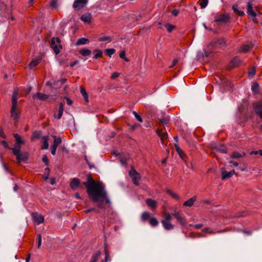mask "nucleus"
<instances>
[{
    "label": "nucleus",
    "instance_id": "nucleus-1",
    "mask_svg": "<svg viewBox=\"0 0 262 262\" xmlns=\"http://www.w3.org/2000/svg\"><path fill=\"white\" fill-rule=\"evenodd\" d=\"M87 189V193L90 200L97 203L98 207L104 210V202L110 207L111 202L105 190V187L101 182H95L91 178H88L87 181L83 183Z\"/></svg>",
    "mask_w": 262,
    "mask_h": 262
},
{
    "label": "nucleus",
    "instance_id": "nucleus-2",
    "mask_svg": "<svg viewBox=\"0 0 262 262\" xmlns=\"http://www.w3.org/2000/svg\"><path fill=\"white\" fill-rule=\"evenodd\" d=\"M17 89L15 88L13 93L12 97V107L11 109V116L14 120L18 118V113L17 111Z\"/></svg>",
    "mask_w": 262,
    "mask_h": 262
},
{
    "label": "nucleus",
    "instance_id": "nucleus-3",
    "mask_svg": "<svg viewBox=\"0 0 262 262\" xmlns=\"http://www.w3.org/2000/svg\"><path fill=\"white\" fill-rule=\"evenodd\" d=\"M51 47L56 54H58L62 48L60 40L59 38L53 37L51 41Z\"/></svg>",
    "mask_w": 262,
    "mask_h": 262
},
{
    "label": "nucleus",
    "instance_id": "nucleus-4",
    "mask_svg": "<svg viewBox=\"0 0 262 262\" xmlns=\"http://www.w3.org/2000/svg\"><path fill=\"white\" fill-rule=\"evenodd\" d=\"M129 174L132 178L133 182L136 185H139V180L141 179L140 174L138 173L134 169L132 168L129 172Z\"/></svg>",
    "mask_w": 262,
    "mask_h": 262
},
{
    "label": "nucleus",
    "instance_id": "nucleus-5",
    "mask_svg": "<svg viewBox=\"0 0 262 262\" xmlns=\"http://www.w3.org/2000/svg\"><path fill=\"white\" fill-rule=\"evenodd\" d=\"M88 3V0H75L73 4L75 10H80L84 8Z\"/></svg>",
    "mask_w": 262,
    "mask_h": 262
},
{
    "label": "nucleus",
    "instance_id": "nucleus-6",
    "mask_svg": "<svg viewBox=\"0 0 262 262\" xmlns=\"http://www.w3.org/2000/svg\"><path fill=\"white\" fill-rule=\"evenodd\" d=\"M248 15L252 17L255 18L256 14L253 9V6L251 1H249L247 3V11Z\"/></svg>",
    "mask_w": 262,
    "mask_h": 262
},
{
    "label": "nucleus",
    "instance_id": "nucleus-7",
    "mask_svg": "<svg viewBox=\"0 0 262 262\" xmlns=\"http://www.w3.org/2000/svg\"><path fill=\"white\" fill-rule=\"evenodd\" d=\"M173 216H174L178 221L182 225L184 226L186 224V220L183 217L180 213V212L174 211L172 213Z\"/></svg>",
    "mask_w": 262,
    "mask_h": 262
},
{
    "label": "nucleus",
    "instance_id": "nucleus-8",
    "mask_svg": "<svg viewBox=\"0 0 262 262\" xmlns=\"http://www.w3.org/2000/svg\"><path fill=\"white\" fill-rule=\"evenodd\" d=\"M221 172H222V179L225 180L229 178H231L234 173H235V170H232L230 171H227L225 170L224 168H222L221 169Z\"/></svg>",
    "mask_w": 262,
    "mask_h": 262
},
{
    "label": "nucleus",
    "instance_id": "nucleus-9",
    "mask_svg": "<svg viewBox=\"0 0 262 262\" xmlns=\"http://www.w3.org/2000/svg\"><path fill=\"white\" fill-rule=\"evenodd\" d=\"M229 17L227 14H219L215 17L214 21L226 23L229 20Z\"/></svg>",
    "mask_w": 262,
    "mask_h": 262
},
{
    "label": "nucleus",
    "instance_id": "nucleus-10",
    "mask_svg": "<svg viewBox=\"0 0 262 262\" xmlns=\"http://www.w3.org/2000/svg\"><path fill=\"white\" fill-rule=\"evenodd\" d=\"M252 47V43L251 42H248L243 45L238 51L239 52H247L249 51Z\"/></svg>",
    "mask_w": 262,
    "mask_h": 262
},
{
    "label": "nucleus",
    "instance_id": "nucleus-11",
    "mask_svg": "<svg viewBox=\"0 0 262 262\" xmlns=\"http://www.w3.org/2000/svg\"><path fill=\"white\" fill-rule=\"evenodd\" d=\"M164 228L167 230H170L174 228V226L171 223V221H161Z\"/></svg>",
    "mask_w": 262,
    "mask_h": 262
},
{
    "label": "nucleus",
    "instance_id": "nucleus-12",
    "mask_svg": "<svg viewBox=\"0 0 262 262\" xmlns=\"http://www.w3.org/2000/svg\"><path fill=\"white\" fill-rule=\"evenodd\" d=\"M18 162L24 161L28 159V154L27 152H21L18 153L17 156H15Z\"/></svg>",
    "mask_w": 262,
    "mask_h": 262
},
{
    "label": "nucleus",
    "instance_id": "nucleus-13",
    "mask_svg": "<svg viewBox=\"0 0 262 262\" xmlns=\"http://www.w3.org/2000/svg\"><path fill=\"white\" fill-rule=\"evenodd\" d=\"M32 216L34 220L37 222L38 224H41L44 221L43 216L39 213H33Z\"/></svg>",
    "mask_w": 262,
    "mask_h": 262
},
{
    "label": "nucleus",
    "instance_id": "nucleus-14",
    "mask_svg": "<svg viewBox=\"0 0 262 262\" xmlns=\"http://www.w3.org/2000/svg\"><path fill=\"white\" fill-rule=\"evenodd\" d=\"M80 183V181L78 178H73L70 183V187L73 190H76L78 188Z\"/></svg>",
    "mask_w": 262,
    "mask_h": 262
},
{
    "label": "nucleus",
    "instance_id": "nucleus-15",
    "mask_svg": "<svg viewBox=\"0 0 262 262\" xmlns=\"http://www.w3.org/2000/svg\"><path fill=\"white\" fill-rule=\"evenodd\" d=\"M63 106H64V104L63 103H60L58 114H54V118H55L57 119H59L61 118V117H62V114H63Z\"/></svg>",
    "mask_w": 262,
    "mask_h": 262
},
{
    "label": "nucleus",
    "instance_id": "nucleus-16",
    "mask_svg": "<svg viewBox=\"0 0 262 262\" xmlns=\"http://www.w3.org/2000/svg\"><path fill=\"white\" fill-rule=\"evenodd\" d=\"M92 19V15L90 13H86L81 16V20L84 23H89Z\"/></svg>",
    "mask_w": 262,
    "mask_h": 262
},
{
    "label": "nucleus",
    "instance_id": "nucleus-17",
    "mask_svg": "<svg viewBox=\"0 0 262 262\" xmlns=\"http://www.w3.org/2000/svg\"><path fill=\"white\" fill-rule=\"evenodd\" d=\"M246 155V154L244 152H238L237 151H234L230 155V158L231 159H239Z\"/></svg>",
    "mask_w": 262,
    "mask_h": 262
},
{
    "label": "nucleus",
    "instance_id": "nucleus-18",
    "mask_svg": "<svg viewBox=\"0 0 262 262\" xmlns=\"http://www.w3.org/2000/svg\"><path fill=\"white\" fill-rule=\"evenodd\" d=\"M41 59V57L40 56L33 59L29 64V66H30V68H32L33 67L36 66L37 65H38L40 63Z\"/></svg>",
    "mask_w": 262,
    "mask_h": 262
},
{
    "label": "nucleus",
    "instance_id": "nucleus-19",
    "mask_svg": "<svg viewBox=\"0 0 262 262\" xmlns=\"http://www.w3.org/2000/svg\"><path fill=\"white\" fill-rule=\"evenodd\" d=\"M196 196H194L192 198L189 199L187 201L185 202L183 204V206H186V207H191L193 206V205L194 202L196 201Z\"/></svg>",
    "mask_w": 262,
    "mask_h": 262
},
{
    "label": "nucleus",
    "instance_id": "nucleus-20",
    "mask_svg": "<svg viewBox=\"0 0 262 262\" xmlns=\"http://www.w3.org/2000/svg\"><path fill=\"white\" fill-rule=\"evenodd\" d=\"M49 137L47 136H43L41 140V142L42 143L43 145L41 147V149H48L49 147Z\"/></svg>",
    "mask_w": 262,
    "mask_h": 262
},
{
    "label": "nucleus",
    "instance_id": "nucleus-21",
    "mask_svg": "<svg viewBox=\"0 0 262 262\" xmlns=\"http://www.w3.org/2000/svg\"><path fill=\"white\" fill-rule=\"evenodd\" d=\"M255 111L256 114H257L259 117L262 118V103H257L255 105Z\"/></svg>",
    "mask_w": 262,
    "mask_h": 262
},
{
    "label": "nucleus",
    "instance_id": "nucleus-22",
    "mask_svg": "<svg viewBox=\"0 0 262 262\" xmlns=\"http://www.w3.org/2000/svg\"><path fill=\"white\" fill-rule=\"evenodd\" d=\"M53 137L54 138V142L51 146L57 148L61 143V139L60 137H57L55 136H53Z\"/></svg>",
    "mask_w": 262,
    "mask_h": 262
},
{
    "label": "nucleus",
    "instance_id": "nucleus-23",
    "mask_svg": "<svg viewBox=\"0 0 262 262\" xmlns=\"http://www.w3.org/2000/svg\"><path fill=\"white\" fill-rule=\"evenodd\" d=\"M211 146L212 148H215L217 151L222 153L227 152L225 147L223 145H216L214 143H213L212 144Z\"/></svg>",
    "mask_w": 262,
    "mask_h": 262
},
{
    "label": "nucleus",
    "instance_id": "nucleus-24",
    "mask_svg": "<svg viewBox=\"0 0 262 262\" xmlns=\"http://www.w3.org/2000/svg\"><path fill=\"white\" fill-rule=\"evenodd\" d=\"M232 9L234 12L237 13L239 16H242L245 14L244 12L238 9V6L237 5H234L232 6Z\"/></svg>",
    "mask_w": 262,
    "mask_h": 262
},
{
    "label": "nucleus",
    "instance_id": "nucleus-25",
    "mask_svg": "<svg viewBox=\"0 0 262 262\" xmlns=\"http://www.w3.org/2000/svg\"><path fill=\"white\" fill-rule=\"evenodd\" d=\"M20 145H20V144H15L14 146V147L11 148V150H12V151L13 152V154L15 156H17L18 153L20 152V149H21Z\"/></svg>",
    "mask_w": 262,
    "mask_h": 262
},
{
    "label": "nucleus",
    "instance_id": "nucleus-26",
    "mask_svg": "<svg viewBox=\"0 0 262 262\" xmlns=\"http://www.w3.org/2000/svg\"><path fill=\"white\" fill-rule=\"evenodd\" d=\"M34 97H36L39 100H45L49 98L48 95L40 93H37Z\"/></svg>",
    "mask_w": 262,
    "mask_h": 262
},
{
    "label": "nucleus",
    "instance_id": "nucleus-27",
    "mask_svg": "<svg viewBox=\"0 0 262 262\" xmlns=\"http://www.w3.org/2000/svg\"><path fill=\"white\" fill-rule=\"evenodd\" d=\"M146 203L149 206L155 209L157 207V202L151 199H147L146 200Z\"/></svg>",
    "mask_w": 262,
    "mask_h": 262
},
{
    "label": "nucleus",
    "instance_id": "nucleus-28",
    "mask_svg": "<svg viewBox=\"0 0 262 262\" xmlns=\"http://www.w3.org/2000/svg\"><path fill=\"white\" fill-rule=\"evenodd\" d=\"M215 45L218 46L220 48H222L226 46V42L224 38H220L215 41Z\"/></svg>",
    "mask_w": 262,
    "mask_h": 262
},
{
    "label": "nucleus",
    "instance_id": "nucleus-29",
    "mask_svg": "<svg viewBox=\"0 0 262 262\" xmlns=\"http://www.w3.org/2000/svg\"><path fill=\"white\" fill-rule=\"evenodd\" d=\"M89 41L87 38H79L76 43V46H79L82 45H85L89 43Z\"/></svg>",
    "mask_w": 262,
    "mask_h": 262
},
{
    "label": "nucleus",
    "instance_id": "nucleus-30",
    "mask_svg": "<svg viewBox=\"0 0 262 262\" xmlns=\"http://www.w3.org/2000/svg\"><path fill=\"white\" fill-rule=\"evenodd\" d=\"M79 53L84 56L90 55L91 54V51L86 48L81 49L79 51Z\"/></svg>",
    "mask_w": 262,
    "mask_h": 262
},
{
    "label": "nucleus",
    "instance_id": "nucleus-31",
    "mask_svg": "<svg viewBox=\"0 0 262 262\" xmlns=\"http://www.w3.org/2000/svg\"><path fill=\"white\" fill-rule=\"evenodd\" d=\"M14 137L16 140L15 144L21 145L24 143V140L21 138L20 136L18 134H15L14 135Z\"/></svg>",
    "mask_w": 262,
    "mask_h": 262
},
{
    "label": "nucleus",
    "instance_id": "nucleus-32",
    "mask_svg": "<svg viewBox=\"0 0 262 262\" xmlns=\"http://www.w3.org/2000/svg\"><path fill=\"white\" fill-rule=\"evenodd\" d=\"M100 251H96L92 256V259L90 262H96L98 259L100 255Z\"/></svg>",
    "mask_w": 262,
    "mask_h": 262
},
{
    "label": "nucleus",
    "instance_id": "nucleus-33",
    "mask_svg": "<svg viewBox=\"0 0 262 262\" xmlns=\"http://www.w3.org/2000/svg\"><path fill=\"white\" fill-rule=\"evenodd\" d=\"M150 217V213L149 212L145 211L143 212L141 215V219L143 221H145L147 220H149Z\"/></svg>",
    "mask_w": 262,
    "mask_h": 262
},
{
    "label": "nucleus",
    "instance_id": "nucleus-34",
    "mask_svg": "<svg viewBox=\"0 0 262 262\" xmlns=\"http://www.w3.org/2000/svg\"><path fill=\"white\" fill-rule=\"evenodd\" d=\"M149 223L151 226L155 227L158 225L159 222L155 217H152L149 219Z\"/></svg>",
    "mask_w": 262,
    "mask_h": 262
},
{
    "label": "nucleus",
    "instance_id": "nucleus-35",
    "mask_svg": "<svg viewBox=\"0 0 262 262\" xmlns=\"http://www.w3.org/2000/svg\"><path fill=\"white\" fill-rule=\"evenodd\" d=\"M93 53L94 54L93 58L95 59H97L98 57H100L102 55V51L98 49L95 50L93 51Z\"/></svg>",
    "mask_w": 262,
    "mask_h": 262
},
{
    "label": "nucleus",
    "instance_id": "nucleus-36",
    "mask_svg": "<svg viewBox=\"0 0 262 262\" xmlns=\"http://www.w3.org/2000/svg\"><path fill=\"white\" fill-rule=\"evenodd\" d=\"M251 90L254 93H257L259 90L258 84L257 82H254L252 85Z\"/></svg>",
    "mask_w": 262,
    "mask_h": 262
},
{
    "label": "nucleus",
    "instance_id": "nucleus-37",
    "mask_svg": "<svg viewBox=\"0 0 262 262\" xmlns=\"http://www.w3.org/2000/svg\"><path fill=\"white\" fill-rule=\"evenodd\" d=\"M164 219L162 220L163 221H171L172 219V216H173L172 214H170L169 213L165 212L164 213Z\"/></svg>",
    "mask_w": 262,
    "mask_h": 262
},
{
    "label": "nucleus",
    "instance_id": "nucleus-38",
    "mask_svg": "<svg viewBox=\"0 0 262 262\" xmlns=\"http://www.w3.org/2000/svg\"><path fill=\"white\" fill-rule=\"evenodd\" d=\"M167 192L173 198L177 200H180V196L177 194L176 193H174L173 192H172L171 191H170V190H167Z\"/></svg>",
    "mask_w": 262,
    "mask_h": 262
},
{
    "label": "nucleus",
    "instance_id": "nucleus-39",
    "mask_svg": "<svg viewBox=\"0 0 262 262\" xmlns=\"http://www.w3.org/2000/svg\"><path fill=\"white\" fill-rule=\"evenodd\" d=\"M80 92H81L82 95L83 96V97L85 99V100L86 101H88V95L83 88H82V87L80 88Z\"/></svg>",
    "mask_w": 262,
    "mask_h": 262
},
{
    "label": "nucleus",
    "instance_id": "nucleus-40",
    "mask_svg": "<svg viewBox=\"0 0 262 262\" xmlns=\"http://www.w3.org/2000/svg\"><path fill=\"white\" fill-rule=\"evenodd\" d=\"M157 133L159 135V136L161 137V140L162 142H164V140H165L167 138V134H164L163 135H162L161 133V131L159 130H158L157 131Z\"/></svg>",
    "mask_w": 262,
    "mask_h": 262
},
{
    "label": "nucleus",
    "instance_id": "nucleus-41",
    "mask_svg": "<svg viewBox=\"0 0 262 262\" xmlns=\"http://www.w3.org/2000/svg\"><path fill=\"white\" fill-rule=\"evenodd\" d=\"M241 60L238 58L236 57L233 59L231 63L232 64V66L236 67L239 64Z\"/></svg>",
    "mask_w": 262,
    "mask_h": 262
},
{
    "label": "nucleus",
    "instance_id": "nucleus-42",
    "mask_svg": "<svg viewBox=\"0 0 262 262\" xmlns=\"http://www.w3.org/2000/svg\"><path fill=\"white\" fill-rule=\"evenodd\" d=\"M165 27L166 28L167 30L169 32H171L174 29V28H175V26H173L172 25H170L169 24H167L165 25Z\"/></svg>",
    "mask_w": 262,
    "mask_h": 262
},
{
    "label": "nucleus",
    "instance_id": "nucleus-43",
    "mask_svg": "<svg viewBox=\"0 0 262 262\" xmlns=\"http://www.w3.org/2000/svg\"><path fill=\"white\" fill-rule=\"evenodd\" d=\"M106 54L109 57H111L115 53V50L114 49H107L105 50Z\"/></svg>",
    "mask_w": 262,
    "mask_h": 262
},
{
    "label": "nucleus",
    "instance_id": "nucleus-44",
    "mask_svg": "<svg viewBox=\"0 0 262 262\" xmlns=\"http://www.w3.org/2000/svg\"><path fill=\"white\" fill-rule=\"evenodd\" d=\"M99 40L101 41L110 42L111 41V39L110 37L103 35L99 38Z\"/></svg>",
    "mask_w": 262,
    "mask_h": 262
},
{
    "label": "nucleus",
    "instance_id": "nucleus-45",
    "mask_svg": "<svg viewBox=\"0 0 262 262\" xmlns=\"http://www.w3.org/2000/svg\"><path fill=\"white\" fill-rule=\"evenodd\" d=\"M208 3V0H202V1L200 2V6L202 9L205 8Z\"/></svg>",
    "mask_w": 262,
    "mask_h": 262
},
{
    "label": "nucleus",
    "instance_id": "nucleus-46",
    "mask_svg": "<svg viewBox=\"0 0 262 262\" xmlns=\"http://www.w3.org/2000/svg\"><path fill=\"white\" fill-rule=\"evenodd\" d=\"M50 169L49 168H46L45 169V173L43 175V178L45 180H47L49 178Z\"/></svg>",
    "mask_w": 262,
    "mask_h": 262
},
{
    "label": "nucleus",
    "instance_id": "nucleus-47",
    "mask_svg": "<svg viewBox=\"0 0 262 262\" xmlns=\"http://www.w3.org/2000/svg\"><path fill=\"white\" fill-rule=\"evenodd\" d=\"M119 56L121 58L123 59L124 60H125L126 61H128V59L125 57V53L124 51H122L120 53Z\"/></svg>",
    "mask_w": 262,
    "mask_h": 262
},
{
    "label": "nucleus",
    "instance_id": "nucleus-48",
    "mask_svg": "<svg viewBox=\"0 0 262 262\" xmlns=\"http://www.w3.org/2000/svg\"><path fill=\"white\" fill-rule=\"evenodd\" d=\"M105 258L104 261L103 262H107L108 261H110L111 259H110L109 252L106 250H105Z\"/></svg>",
    "mask_w": 262,
    "mask_h": 262
},
{
    "label": "nucleus",
    "instance_id": "nucleus-49",
    "mask_svg": "<svg viewBox=\"0 0 262 262\" xmlns=\"http://www.w3.org/2000/svg\"><path fill=\"white\" fill-rule=\"evenodd\" d=\"M133 114L134 115L135 118L140 122H142V118L139 116V115L136 112H133Z\"/></svg>",
    "mask_w": 262,
    "mask_h": 262
},
{
    "label": "nucleus",
    "instance_id": "nucleus-50",
    "mask_svg": "<svg viewBox=\"0 0 262 262\" xmlns=\"http://www.w3.org/2000/svg\"><path fill=\"white\" fill-rule=\"evenodd\" d=\"M91 211H96L97 212H98L99 210L96 209L95 208H91L84 210V212L86 213H89Z\"/></svg>",
    "mask_w": 262,
    "mask_h": 262
},
{
    "label": "nucleus",
    "instance_id": "nucleus-51",
    "mask_svg": "<svg viewBox=\"0 0 262 262\" xmlns=\"http://www.w3.org/2000/svg\"><path fill=\"white\" fill-rule=\"evenodd\" d=\"M42 161L45 163L46 165L49 164V160L46 155H44L42 157Z\"/></svg>",
    "mask_w": 262,
    "mask_h": 262
},
{
    "label": "nucleus",
    "instance_id": "nucleus-52",
    "mask_svg": "<svg viewBox=\"0 0 262 262\" xmlns=\"http://www.w3.org/2000/svg\"><path fill=\"white\" fill-rule=\"evenodd\" d=\"M40 133L38 132H35L33 134V137L32 138H37L40 136Z\"/></svg>",
    "mask_w": 262,
    "mask_h": 262
},
{
    "label": "nucleus",
    "instance_id": "nucleus-53",
    "mask_svg": "<svg viewBox=\"0 0 262 262\" xmlns=\"http://www.w3.org/2000/svg\"><path fill=\"white\" fill-rule=\"evenodd\" d=\"M256 71L255 69H252L251 71L248 72V74L249 76H253L255 74Z\"/></svg>",
    "mask_w": 262,
    "mask_h": 262
},
{
    "label": "nucleus",
    "instance_id": "nucleus-54",
    "mask_svg": "<svg viewBox=\"0 0 262 262\" xmlns=\"http://www.w3.org/2000/svg\"><path fill=\"white\" fill-rule=\"evenodd\" d=\"M119 73H118L117 72H114L111 76V78L115 79L117 77H118L119 76Z\"/></svg>",
    "mask_w": 262,
    "mask_h": 262
},
{
    "label": "nucleus",
    "instance_id": "nucleus-55",
    "mask_svg": "<svg viewBox=\"0 0 262 262\" xmlns=\"http://www.w3.org/2000/svg\"><path fill=\"white\" fill-rule=\"evenodd\" d=\"M171 13L174 16H177L179 13V11L177 9H174L172 11Z\"/></svg>",
    "mask_w": 262,
    "mask_h": 262
},
{
    "label": "nucleus",
    "instance_id": "nucleus-56",
    "mask_svg": "<svg viewBox=\"0 0 262 262\" xmlns=\"http://www.w3.org/2000/svg\"><path fill=\"white\" fill-rule=\"evenodd\" d=\"M160 121L164 124H167V123H168V122L169 121V119L167 118H162V119H160Z\"/></svg>",
    "mask_w": 262,
    "mask_h": 262
},
{
    "label": "nucleus",
    "instance_id": "nucleus-57",
    "mask_svg": "<svg viewBox=\"0 0 262 262\" xmlns=\"http://www.w3.org/2000/svg\"><path fill=\"white\" fill-rule=\"evenodd\" d=\"M178 59H175L173 60L172 64L169 67L170 68L173 67L178 62Z\"/></svg>",
    "mask_w": 262,
    "mask_h": 262
},
{
    "label": "nucleus",
    "instance_id": "nucleus-58",
    "mask_svg": "<svg viewBox=\"0 0 262 262\" xmlns=\"http://www.w3.org/2000/svg\"><path fill=\"white\" fill-rule=\"evenodd\" d=\"M51 152L52 155H55L56 154V151L57 148L51 146Z\"/></svg>",
    "mask_w": 262,
    "mask_h": 262
},
{
    "label": "nucleus",
    "instance_id": "nucleus-59",
    "mask_svg": "<svg viewBox=\"0 0 262 262\" xmlns=\"http://www.w3.org/2000/svg\"><path fill=\"white\" fill-rule=\"evenodd\" d=\"M229 163L232 164L235 167H236L238 165V163L234 161L230 160L229 162Z\"/></svg>",
    "mask_w": 262,
    "mask_h": 262
},
{
    "label": "nucleus",
    "instance_id": "nucleus-60",
    "mask_svg": "<svg viewBox=\"0 0 262 262\" xmlns=\"http://www.w3.org/2000/svg\"><path fill=\"white\" fill-rule=\"evenodd\" d=\"M175 146H176V148L177 151L179 154L180 156L182 157V156L181 155V154H180V152H182V150H181V148L177 145H176Z\"/></svg>",
    "mask_w": 262,
    "mask_h": 262
},
{
    "label": "nucleus",
    "instance_id": "nucleus-61",
    "mask_svg": "<svg viewBox=\"0 0 262 262\" xmlns=\"http://www.w3.org/2000/svg\"><path fill=\"white\" fill-rule=\"evenodd\" d=\"M56 4L57 3L56 0H52L51 2V5L53 7H56Z\"/></svg>",
    "mask_w": 262,
    "mask_h": 262
},
{
    "label": "nucleus",
    "instance_id": "nucleus-62",
    "mask_svg": "<svg viewBox=\"0 0 262 262\" xmlns=\"http://www.w3.org/2000/svg\"><path fill=\"white\" fill-rule=\"evenodd\" d=\"M202 226H203V225L201 224H195V225H193L194 228L195 229L201 228Z\"/></svg>",
    "mask_w": 262,
    "mask_h": 262
},
{
    "label": "nucleus",
    "instance_id": "nucleus-63",
    "mask_svg": "<svg viewBox=\"0 0 262 262\" xmlns=\"http://www.w3.org/2000/svg\"><path fill=\"white\" fill-rule=\"evenodd\" d=\"M78 63H79V61L76 60L73 62L71 63L70 66L71 67H73L75 65L78 64Z\"/></svg>",
    "mask_w": 262,
    "mask_h": 262
},
{
    "label": "nucleus",
    "instance_id": "nucleus-64",
    "mask_svg": "<svg viewBox=\"0 0 262 262\" xmlns=\"http://www.w3.org/2000/svg\"><path fill=\"white\" fill-rule=\"evenodd\" d=\"M2 144L5 147H7V143L5 141H3L1 142Z\"/></svg>",
    "mask_w": 262,
    "mask_h": 262
}]
</instances>
